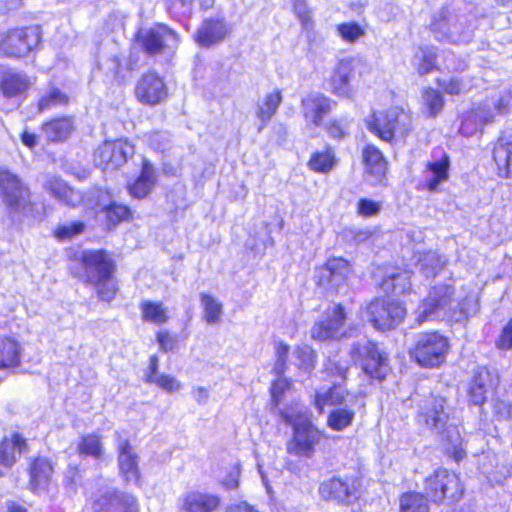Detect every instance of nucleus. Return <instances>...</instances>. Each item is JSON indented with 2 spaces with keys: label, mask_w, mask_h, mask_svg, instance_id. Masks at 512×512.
I'll use <instances>...</instances> for the list:
<instances>
[{
  "label": "nucleus",
  "mask_w": 512,
  "mask_h": 512,
  "mask_svg": "<svg viewBox=\"0 0 512 512\" xmlns=\"http://www.w3.org/2000/svg\"><path fill=\"white\" fill-rule=\"evenodd\" d=\"M156 182L157 174L154 166L149 160L143 159L140 175L129 185V193L134 198L143 199L152 191Z\"/></svg>",
  "instance_id": "obj_26"
},
{
  "label": "nucleus",
  "mask_w": 512,
  "mask_h": 512,
  "mask_svg": "<svg viewBox=\"0 0 512 512\" xmlns=\"http://www.w3.org/2000/svg\"><path fill=\"white\" fill-rule=\"evenodd\" d=\"M494 116L486 106L467 112L462 119L460 132L464 136L475 134L483 125L493 122Z\"/></svg>",
  "instance_id": "obj_28"
},
{
  "label": "nucleus",
  "mask_w": 512,
  "mask_h": 512,
  "mask_svg": "<svg viewBox=\"0 0 512 512\" xmlns=\"http://www.w3.org/2000/svg\"><path fill=\"white\" fill-rule=\"evenodd\" d=\"M352 272L350 263L341 257H333L319 269L318 284L328 290H338L344 286Z\"/></svg>",
  "instance_id": "obj_13"
},
{
  "label": "nucleus",
  "mask_w": 512,
  "mask_h": 512,
  "mask_svg": "<svg viewBox=\"0 0 512 512\" xmlns=\"http://www.w3.org/2000/svg\"><path fill=\"white\" fill-rule=\"evenodd\" d=\"M448 347L447 339L438 333H425L418 336L409 354L420 366L432 368L444 362Z\"/></svg>",
  "instance_id": "obj_5"
},
{
  "label": "nucleus",
  "mask_w": 512,
  "mask_h": 512,
  "mask_svg": "<svg viewBox=\"0 0 512 512\" xmlns=\"http://www.w3.org/2000/svg\"><path fill=\"white\" fill-rule=\"evenodd\" d=\"M24 348L13 336H0V370H14L21 366Z\"/></svg>",
  "instance_id": "obj_24"
},
{
  "label": "nucleus",
  "mask_w": 512,
  "mask_h": 512,
  "mask_svg": "<svg viewBox=\"0 0 512 512\" xmlns=\"http://www.w3.org/2000/svg\"><path fill=\"white\" fill-rule=\"evenodd\" d=\"M282 100V91L278 88L266 93L259 99L256 108V117L261 121L263 126L276 114Z\"/></svg>",
  "instance_id": "obj_30"
},
{
  "label": "nucleus",
  "mask_w": 512,
  "mask_h": 512,
  "mask_svg": "<svg viewBox=\"0 0 512 512\" xmlns=\"http://www.w3.org/2000/svg\"><path fill=\"white\" fill-rule=\"evenodd\" d=\"M324 367L325 371L330 375H337L341 379H344L348 370V363L342 362L340 359H338V355H335L327 359Z\"/></svg>",
  "instance_id": "obj_58"
},
{
  "label": "nucleus",
  "mask_w": 512,
  "mask_h": 512,
  "mask_svg": "<svg viewBox=\"0 0 512 512\" xmlns=\"http://www.w3.org/2000/svg\"><path fill=\"white\" fill-rule=\"evenodd\" d=\"M112 142L106 141L98 147L94 154V162L103 170H115L113 161Z\"/></svg>",
  "instance_id": "obj_47"
},
{
  "label": "nucleus",
  "mask_w": 512,
  "mask_h": 512,
  "mask_svg": "<svg viewBox=\"0 0 512 512\" xmlns=\"http://www.w3.org/2000/svg\"><path fill=\"white\" fill-rule=\"evenodd\" d=\"M41 41L38 26L16 28L0 35V51L7 56L22 57L36 48Z\"/></svg>",
  "instance_id": "obj_6"
},
{
  "label": "nucleus",
  "mask_w": 512,
  "mask_h": 512,
  "mask_svg": "<svg viewBox=\"0 0 512 512\" xmlns=\"http://www.w3.org/2000/svg\"><path fill=\"white\" fill-rule=\"evenodd\" d=\"M30 86V81L25 74L18 72H6L0 82V88L5 97H15L25 92Z\"/></svg>",
  "instance_id": "obj_34"
},
{
  "label": "nucleus",
  "mask_w": 512,
  "mask_h": 512,
  "mask_svg": "<svg viewBox=\"0 0 512 512\" xmlns=\"http://www.w3.org/2000/svg\"><path fill=\"white\" fill-rule=\"evenodd\" d=\"M91 197L95 199V204L91 208L96 212H104L110 225L115 226L128 219L131 215V211L127 206L112 202L110 194L105 190L95 189L91 192Z\"/></svg>",
  "instance_id": "obj_18"
},
{
  "label": "nucleus",
  "mask_w": 512,
  "mask_h": 512,
  "mask_svg": "<svg viewBox=\"0 0 512 512\" xmlns=\"http://www.w3.org/2000/svg\"><path fill=\"white\" fill-rule=\"evenodd\" d=\"M0 196L9 214L20 218L32 211L31 193L17 175L4 170L0 171Z\"/></svg>",
  "instance_id": "obj_4"
},
{
  "label": "nucleus",
  "mask_w": 512,
  "mask_h": 512,
  "mask_svg": "<svg viewBox=\"0 0 512 512\" xmlns=\"http://www.w3.org/2000/svg\"><path fill=\"white\" fill-rule=\"evenodd\" d=\"M230 33L231 27L224 18H209L203 21L194 39L198 45L210 47L222 42Z\"/></svg>",
  "instance_id": "obj_19"
},
{
  "label": "nucleus",
  "mask_w": 512,
  "mask_h": 512,
  "mask_svg": "<svg viewBox=\"0 0 512 512\" xmlns=\"http://www.w3.org/2000/svg\"><path fill=\"white\" fill-rule=\"evenodd\" d=\"M282 419L293 427V434L287 443V452L303 458H312L320 443L322 432L312 423L309 411L295 404L281 411Z\"/></svg>",
  "instance_id": "obj_1"
},
{
  "label": "nucleus",
  "mask_w": 512,
  "mask_h": 512,
  "mask_svg": "<svg viewBox=\"0 0 512 512\" xmlns=\"http://www.w3.org/2000/svg\"><path fill=\"white\" fill-rule=\"evenodd\" d=\"M276 361L274 365V372L276 375H283L286 370V360L289 354V346L279 341L275 344Z\"/></svg>",
  "instance_id": "obj_56"
},
{
  "label": "nucleus",
  "mask_w": 512,
  "mask_h": 512,
  "mask_svg": "<svg viewBox=\"0 0 512 512\" xmlns=\"http://www.w3.org/2000/svg\"><path fill=\"white\" fill-rule=\"evenodd\" d=\"M356 354L358 357H363L362 368L367 375L379 380L386 376L388 371L387 358L379 352L376 344L366 342L362 347H354L352 358L355 361L358 360Z\"/></svg>",
  "instance_id": "obj_16"
},
{
  "label": "nucleus",
  "mask_w": 512,
  "mask_h": 512,
  "mask_svg": "<svg viewBox=\"0 0 512 512\" xmlns=\"http://www.w3.org/2000/svg\"><path fill=\"white\" fill-rule=\"evenodd\" d=\"M332 101L321 93H310L301 101V109L308 125L320 126L331 111Z\"/></svg>",
  "instance_id": "obj_20"
},
{
  "label": "nucleus",
  "mask_w": 512,
  "mask_h": 512,
  "mask_svg": "<svg viewBox=\"0 0 512 512\" xmlns=\"http://www.w3.org/2000/svg\"><path fill=\"white\" fill-rule=\"evenodd\" d=\"M220 503V497L214 493L193 490L183 495L181 509L184 512H215Z\"/></svg>",
  "instance_id": "obj_22"
},
{
  "label": "nucleus",
  "mask_w": 512,
  "mask_h": 512,
  "mask_svg": "<svg viewBox=\"0 0 512 512\" xmlns=\"http://www.w3.org/2000/svg\"><path fill=\"white\" fill-rule=\"evenodd\" d=\"M512 108V90L503 92L495 104V109L501 115L510 112Z\"/></svg>",
  "instance_id": "obj_64"
},
{
  "label": "nucleus",
  "mask_w": 512,
  "mask_h": 512,
  "mask_svg": "<svg viewBox=\"0 0 512 512\" xmlns=\"http://www.w3.org/2000/svg\"><path fill=\"white\" fill-rule=\"evenodd\" d=\"M447 485L448 471L444 468L436 470L426 480V490L433 501H443L445 499Z\"/></svg>",
  "instance_id": "obj_37"
},
{
  "label": "nucleus",
  "mask_w": 512,
  "mask_h": 512,
  "mask_svg": "<svg viewBox=\"0 0 512 512\" xmlns=\"http://www.w3.org/2000/svg\"><path fill=\"white\" fill-rule=\"evenodd\" d=\"M78 451L81 455L100 458L104 453L101 437L96 434H88L78 443Z\"/></svg>",
  "instance_id": "obj_43"
},
{
  "label": "nucleus",
  "mask_w": 512,
  "mask_h": 512,
  "mask_svg": "<svg viewBox=\"0 0 512 512\" xmlns=\"http://www.w3.org/2000/svg\"><path fill=\"white\" fill-rule=\"evenodd\" d=\"M493 159L500 176L512 177V136L499 137L493 148Z\"/></svg>",
  "instance_id": "obj_27"
},
{
  "label": "nucleus",
  "mask_w": 512,
  "mask_h": 512,
  "mask_svg": "<svg viewBox=\"0 0 512 512\" xmlns=\"http://www.w3.org/2000/svg\"><path fill=\"white\" fill-rule=\"evenodd\" d=\"M146 381L156 384L159 388L167 393H175L181 390L182 384L175 377L168 374H158L156 376H146Z\"/></svg>",
  "instance_id": "obj_50"
},
{
  "label": "nucleus",
  "mask_w": 512,
  "mask_h": 512,
  "mask_svg": "<svg viewBox=\"0 0 512 512\" xmlns=\"http://www.w3.org/2000/svg\"><path fill=\"white\" fill-rule=\"evenodd\" d=\"M26 447V441L19 434H13L0 443V476L16 462Z\"/></svg>",
  "instance_id": "obj_25"
},
{
  "label": "nucleus",
  "mask_w": 512,
  "mask_h": 512,
  "mask_svg": "<svg viewBox=\"0 0 512 512\" xmlns=\"http://www.w3.org/2000/svg\"><path fill=\"white\" fill-rule=\"evenodd\" d=\"M424 102L427 106L429 113L435 115L438 113L444 105V100L441 94L435 89H427L424 92Z\"/></svg>",
  "instance_id": "obj_55"
},
{
  "label": "nucleus",
  "mask_w": 512,
  "mask_h": 512,
  "mask_svg": "<svg viewBox=\"0 0 512 512\" xmlns=\"http://www.w3.org/2000/svg\"><path fill=\"white\" fill-rule=\"evenodd\" d=\"M346 314L341 305L327 309L323 317L311 328V337L316 341L337 340L345 335L344 322Z\"/></svg>",
  "instance_id": "obj_9"
},
{
  "label": "nucleus",
  "mask_w": 512,
  "mask_h": 512,
  "mask_svg": "<svg viewBox=\"0 0 512 512\" xmlns=\"http://www.w3.org/2000/svg\"><path fill=\"white\" fill-rule=\"evenodd\" d=\"M336 165V158L331 149L317 151L312 154L308 167L317 173H328Z\"/></svg>",
  "instance_id": "obj_40"
},
{
  "label": "nucleus",
  "mask_w": 512,
  "mask_h": 512,
  "mask_svg": "<svg viewBox=\"0 0 512 512\" xmlns=\"http://www.w3.org/2000/svg\"><path fill=\"white\" fill-rule=\"evenodd\" d=\"M495 346L500 350L512 349V318L503 327L495 342Z\"/></svg>",
  "instance_id": "obj_60"
},
{
  "label": "nucleus",
  "mask_w": 512,
  "mask_h": 512,
  "mask_svg": "<svg viewBox=\"0 0 512 512\" xmlns=\"http://www.w3.org/2000/svg\"><path fill=\"white\" fill-rule=\"evenodd\" d=\"M381 204L369 199H360L357 204V212L363 217L375 216L379 213Z\"/></svg>",
  "instance_id": "obj_61"
},
{
  "label": "nucleus",
  "mask_w": 512,
  "mask_h": 512,
  "mask_svg": "<svg viewBox=\"0 0 512 512\" xmlns=\"http://www.w3.org/2000/svg\"><path fill=\"white\" fill-rule=\"evenodd\" d=\"M85 230V224L81 221H73L70 223H65L58 225L54 230V236L59 241L70 240L80 234H82Z\"/></svg>",
  "instance_id": "obj_48"
},
{
  "label": "nucleus",
  "mask_w": 512,
  "mask_h": 512,
  "mask_svg": "<svg viewBox=\"0 0 512 512\" xmlns=\"http://www.w3.org/2000/svg\"><path fill=\"white\" fill-rule=\"evenodd\" d=\"M114 435L120 472L125 481L136 483L139 480L138 455L124 432L116 431Z\"/></svg>",
  "instance_id": "obj_15"
},
{
  "label": "nucleus",
  "mask_w": 512,
  "mask_h": 512,
  "mask_svg": "<svg viewBox=\"0 0 512 512\" xmlns=\"http://www.w3.org/2000/svg\"><path fill=\"white\" fill-rule=\"evenodd\" d=\"M294 356L297 360L295 365L298 366L299 369L307 371L314 367L315 354L309 346L304 345L297 347L294 351Z\"/></svg>",
  "instance_id": "obj_52"
},
{
  "label": "nucleus",
  "mask_w": 512,
  "mask_h": 512,
  "mask_svg": "<svg viewBox=\"0 0 512 512\" xmlns=\"http://www.w3.org/2000/svg\"><path fill=\"white\" fill-rule=\"evenodd\" d=\"M140 309L144 321L163 324L169 319L168 310L161 302L143 301Z\"/></svg>",
  "instance_id": "obj_38"
},
{
  "label": "nucleus",
  "mask_w": 512,
  "mask_h": 512,
  "mask_svg": "<svg viewBox=\"0 0 512 512\" xmlns=\"http://www.w3.org/2000/svg\"><path fill=\"white\" fill-rule=\"evenodd\" d=\"M450 445L453 446L452 457L456 462H460L466 457V451L463 448L462 438L457 428L450 430Z\"/></svg>",
  "instance_id": "obj_59"
},
{
  "label": "nucleus",
  "mask_w": 512,
  "mask_h": 512,
  "mask_svg": "<svg viewBox=\"0 0 512 512\" xmlns=\"http://www.w3.org/2000/svg\"><path fill=\"white\" fill-rule=\"evenodd\" d=\"M29 486L33 491L45 490L53 474V466L46 458H37L30 465Z\"/></svg>",
  "instance_id": "obj_29"
},
{
  "label": "nucleus",
  "mask_w": 512,
  "mask_h": 512,
  "mask_svg": "<svg viewBox=\"0 0 512 512\" xmlns=\"http://www.w3.org/2000/svg\"><path fill=\"white\" fill-rule=\"evenodd\" d=\"M368 129L384 141L404 138L411 129L410 115L402 108L392 107L387 112H374L367 120Z\"/></svg>",
  "instance_id": "obj_3"
},
{
  "label": "nucleus",
  "mask_w": 512,
  "mask_h": 512,
  "mask_svg": "<svg viewBox=\"0 0 512 512\" xmlns=\"http://www.w3.org/2000/svg\"><path fill=\"white\" fill-rule=\"evenodd\" d=\"M415 267L425 277L434 276L441 269L440 259L436 252L428 251L418 256Z\"/></svg>",
  "instance_id": "obj_42"
},
{
  "label": "nucleus",
  "mask_w": 512,
  "mask_h": 512,
  "mask_svg": "<svg viewBox=\"0 0 512 512\" xmlns=\"http://www.w3.org/2000/svg\"><path fill=\"white\" fill-rule=\"evenodd\" d=\"M320 496L327 501L349 505L358 499L356 482L351 479L333 477L319 486Z\"/></svg>",
  "instance_id": "obj_14"
},
{
  "label": "nucleus",
  "mask_w": 512,
  "mask_h": 512,
  "mask_svg": "<svg viewBox=\"0 0 512 512\" xmlns=\"http://www.w3.org/2000/svg\"><path fill=\"white\" fill-rule=\"evenodd\" d=\"M68 103V97L59 89L52 88L45 94L38 103L39 111L49 110L57 106H63Z\"/></svg>",
  "instance_id": "obj_49"
},
{
  "label": "nucleus",
  "mask_w": 512,
  "mask_h": 512,
  "mask_svg": "<svg viewBox=\"0 0 512 512\" xmlns=\"http://www.w3.org/2000/svg\"><path fill=\"white\" fill-rule=\"evenodd\" d=\"M436 56L431 51L420 50L414 59V66L420 75H425L433 70Z\"/></svg>",
  "instance_id": "obj_53"
},
{
  "label": "nucleus",
  "mask_w": 512,
  "mask_h": 512,
  "mask_svg": "<svg viewBox=\"0 0 512 512\" xmlns=\"http://www.w3.org/2000/svg\"><path fill=\"white\" fill-rule=\"evenodd\" d=\"M351 396L340 385H334L324 392H318L315 396V405L319 411L325 406L349 405Z\"/></svg>",
  "instance_id": "obj_33"
},
{
  "label": "nucleus",
  "mask_w": 512,
  "mask_h": 512,
  "mask_svg": "<svg viewBox=\"0 0 512 512\" xmlns=\"http://www.w3.org/2000/svg\"><path fill=\"white\" fill-rule=\"evenodd\" d=\"M365 177L371 184L383 181L387 172V162L382 152L374 145H366L362 150Z\"/></svg>",
  "instance_id": "obj_21"
},
{
  "label": "nucleus",
  "mask_w": 512,
  "mask_h": 512,
  "mask_svg": "<svg viewBox=\"0 0 512 512\" xmlns=\"http://www.w3.org/2000/svg\"><path fill=\"white\" fill-rule=\"evenodd\" d=\"M360 66V60L354 58L340 59L327 80L329 91L338 97L351 98L353 96L351 87L353 72Z\"/></svg>",
  "instance_id": "obj_10"
},
{
  "label": "nucleus",
  "mask_w": 512,
  "mask_h": 512,
  "mask_svg": "<svg viewBox=\"0 0 512 512\" xmlns=\"http://www.w3.org/2000/svg\"><path fill=\"white\" fill-rule=\"evenodd\" d=\"M277 376L278 378L273 381L271 386L272 402L275 406L281 402L282 396L291 387V382L287 378L283 377V375Z\"/></svg>",
  "instance_id": "obj_57"
},
{
  "label": "nucleus",
  "mask_w": 512,
  "mask_h": 512,
  "mask_svg": "<svg viewBox=\"0 0 512 512\" xmlns=\"http://www.w3.org/2000/svg\"><path fill=\"white\" fill-rule=\"evenodd\" d=\"M448 177V157L445 155L441 160L429 163L424 172V185L431 191L435 192L441 183L445 182Z\"/></svg>",
  "instance_id": "obj_31"
},
{
  "label": "nucleus",
  "mask_w": 512,
  "mask_h": 512,
  "mask_svg": "<svg viewBox=\"0 0 512 512\" xmlns=\"http://www.w3.org/2000/svg\"><path fill=\"white\" fill-rule=\"evenodd\" d=\"M447 295V286L433 287L415 311L416 322L421 325L424 322L433 321L444 316L446 313Z\"/></svg>",
  "instance_id": "obj_12"
},
{
  "label": "nucleus",
  "mask_w": 512,
  "mask_h": 512,
  "mask_svg": "<svg viewBox=\"0 0 512 512\" xmlns=\"http://www.w3.org/2000/svg\"><path fill=\"white\" fill-rule=\"evenodd\" d=\"M338 36L347 43H355L364 36L365 30L356 22L341 23L336 26Z\"/></svg>",
  "instance_id": "obj_45"
},
{
  "label": "nucleus",
  "mask_w": 512,
  "mask_h": 512,
  "mask_svg": "<svg viewBox=\"0 0 512 512\" xmlns=\"http://www.w3.org/2000/svg\"><path fill=\"white\" fill-rule=\"evenodd\" d=\"M81 260L85 281L96 288L101 300L111 301L117 292V286L112 277L113 261L101 250L85 251L82 253Z\"/></svg>",
  "instance_id": "obj_2"
},
{
  "label": "nucleus",
  "mask_w": 512,
  "mask_h": 512,
  "mask_svg": "<svg viewBox=\"0 0 512 512\" xmlns=\"http://www.w3.org/2000/svg\"><path fill=\"white\" fill-rule=\"evenodd\" d=\"M118 491L111 489V488H103L100 489L99 492L92 498L91 502V509L93 510V505L101 501L104 504V507H111V502H114L115 498L117 497Z\"/></svg>",
  "instance_id": "obj_62"
},
{
  "label": "nucleus",
  "mask_w": 512,
  "mask_h": 512,
  "mask_svg": "<svg viewBox=\"0 0 512 512\" xmlns=\"http://www.w3.org/2000/svg\"><path fill=\"white\" fill-rule=\"evenodd\" d=\"M500 384V377L496 369L485 366L478 367L472 376L467 398L470 405L482 407L490 393L494 392Z\"/></svg>",
  "instance_id": "obj_8"
},
{
  "label": "nucleus",
  "mask_w": 512,
  "mask_h": 512,
  "mask_svg": "<svg viewBox=\"0 0 512 512\" xmlns=\"http://www.w3.org/2000/svg\"><path fill=\"white\" fill-rule=\"evenodd\" d=\"M354 417L355 412L349 405L342 408H335L327 417V425L334 431H343L352 424Z\"/></svg>",
  "instance_id": "obj_39"
},
{
  "label": "nucleus",
  "mask_w": 512,
  "mask_h": 512,
  "mask_svg": "<svg viewBox=\"0 0 512 512\" xmlns=\"http://www.w3.org/2000/svg\"><path fill=\"white\" fill-rule=\"evenodd\" d=\"M157 342L159 344L160 350L168 352L174 349L177 340L168 331L161 330L157 334Z\"/></svg>",
  "instance_id": "obj_63"
},
{
  "label": "nucleus",
  "mask_w": 512,
  "mask_h": 512,
  "mask_svg": "<svg viewBox=\"0 0 512 512\" xmlns=\"http://www.w3.org/2000/svg\"><path fill=\"white\" fill-rule=\"evenodd\" d=\"M445 403L444 399L435 400L432 407L424 413L426 425L437 433L446 431L448 414L445 412Z\"/></svg>",
  "instance_id": "obj_35"
},
{
  "label": "nucleus",
  "mask_w": 512,
  "mask_h": 512,
  "mask_svg": "<svg viewBox=\"0 0 512 512\" xmlns=\"http://www.w3.org/2000/svg\"><path fill=\"white\" fill-rule=\"evenodd\" d=\"M201 304L204 308L205 320L208 323H216L220 320L222 304L216 298L208 294H202Z\"/></svg>",
  "instance_id": "obj_46"
},
{
  "label": "nucleus",
  "mask_w": 512,
  "mask_h": 512,
  "mask_svg": "<svg viewBox=\"0 0 512 512\" xmlns=\"http://www.w3.org/2000/svg\"><path fill=\"white\" fill-rule=\"evenodd\" d=\"M74 123L70 117L51 120L42 126V131L49 141H64L73 131Z\"/></svg>",
  "instance_id": "obj_32"
},
{
  "label": "nucleus",
  "mask_w": 512,
  "mask_h": 512,
  "mask_svg": "<svg viewBox=\"0 0 512 512\" xmlns=\"http://www.w3.org/2000/svg\"><path fill=\"white\" fill-rule=\"evenodd\" d=\"M361 313L376 329L388 330L401 323L406 310L398 302L375 299Z\"/></svg>",
  "instance_id": "obj_7"
},
{
  "label": "nucleus",
  "mask_w": 512,
  "mask_h": 512,
  "mask_svg": "<svg viewBox=\"0 0 512 512\" xmlns=\"http://www.w3.org/2000/svg\"><path fill=\"white\" fill-rule=\"evenodd\" d=\"M135 96L143 105H160L168 98V87L161 76L148 72L137 82Z\"/></svg>",
  "instance_id": "obj_11"
},
{
  "label": "nucleus",
  "mask_w": 512,
  "mask_h": 512,
  "mask_svg": "<svg viewBox=\"0 0 512 512\" xmlns=\"http://www.w3.org/2000/svg\"><path fill=\"white\" fill-rule=\"evenodd\" d=\"M409 279V273L406 271L397 273L393 272L386 276V278L381 283V288L387 293L393 292L396 289L404 291L407 287L406 282Z\"/></svg>",
  "instance_id": "obj_51"
},
{
  "label": "nucleus",
  "mask_w": 512,
  "mask_h": 512,
  "mask_svg": "<svg viewBox=\"0 0 512 512\" xmlns=\"http://www.w3.org/2000/svg\"><path fill=\"white\" fill-rule=\"evenodd\" d=\"M103 502L98 501L93 505V512H138V504L134 496L124 493L117 494L111 507H104Z\"/></svg>",
  "instance_id": "obj_36"
},
{
  "label": "nucleus",
  "mask_w": 512,
  "mask_h": 512,
  "mask_svg": "<svg viewBox=\"0 0 512 512\" xmlns=\"http://www.w3.org/2000/svg\"><path fill=\"white\" fill-rule=\"evenodd\" d=\"M112 142V148L114 150L113 152V161H114V167L118 169L119 167L123 166L128 158L132 157L135 153V148L132 143H130L128 140L119 139Z\"/></svg>",
  "instance_id": "obj_44"
},
{
  "label": "nucleus",
  "mask_w": 512,
  "mask_h": 512,
  "mask_svg": "<svg viewBox=\"0 0 512 512\" xmlns=\"http://www.w3.org/2000/svg\"><path fill=\"white\" fill-rule=\"evenodd\" d=\"M42 187L52 197L65 205L76 206L82 201L81 194L57 176H46L42 182Z\"/></svg>",
  "instance_id": "obj_23"
},
{
  "label": "nucleus",
  "mask_w": 512,
  "mask_h": 512,
  "mask_svg": "<svg viewBox=\"0 0 512 512\" xmlns=\"http://www.w3.org/2000/svg\"><path fill=\"white\" fill-rule=\"evenodd\" d=\"M144 49L150 54H158L166 49L174 50L179 43L175 32L164 25H158L140 34Z\"/></svg>",
  "instance_id": "obj_17"
},
{
  "label": "nucleus",
  "mask_w": 512,
  "mask_h": 512,
  "mask_svg": "<svg viewBox=\"0 0 512 512\" xmlns=\"http://www.w3.org/2000/svg\"><path fill=\"white\" fill-rule=\"evenodd\" d=\"M400 512H429L428 501L420 493H405L400 499Z\"/></svg>",
  "instance_id": "obj_41"
},
{
  "label": "nucleus",
  "mask_w": 512,
  "mask_h": 512,
  "mask_svg": "<svg viewBox=\"0 0 512 512\" xmlns=\"http://www.w3.org/2000/svg\"><path fill=\"white\" fill-rule=\"evenodd\" d=\"M430 29L437 40L445 41L447 39L448 20L447 12L445 10H442L438 15L433 16Z\"/></svg>",
  "instance_id": "obj_54"
}]
</instances>
